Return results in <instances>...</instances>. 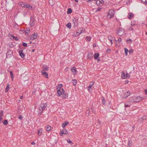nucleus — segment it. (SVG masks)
Wrapping results in <instances>:
<instances>
[{
    "mask_svg": "<svg viewBox=\"0 0 147 147\" xmlns=\"http://www.w3.org/2000/svg\"><path fill=\"white\" fill-rule=\"evenodd\" d=\"M47 106V105L45 103H43L40 104L39 107L38 109L39 113L41 114L43 111L44 110Z\"/></svg>",
    "mask_w": 147,
    "mask_h": 147,
    "instance_id": "obj_1",
    "label": "nucleus"
},
{
    "mask_svg": "<svg viewBox=\"0 0 147 147\" xmlns=\"http://www.w3.org/2000/svg\"><path fill=\"white\" fill-rule=\"evenodd\" d=\"M124 29L122 28H120L117 31V34L119 36H121L125 34Z\"/></svg>",
    "mask_w": 147,
    "mask_h": 147,
    "instance_id": "obj_2",
    "label": "nucleus"
},
{
    "mask_svg": "<svg viewBox=\"0 0 147 147\" xmlns=\"http://www.w3.org/2000/svg\"><path fill=\"white\" fill-rule=\"evenodd\" d=\"M73 21L74 24V26L76 27L78 25V19L74 18L73 19Z\"/></svg>",
    "mask_w": 147,
    "mask_h": 147,
    "instance_id": "obj_3",
    "label": "nucleus"
},
{
    "mask_svg": "<svg viewBox=\"0 0 147 147\" xmlns=\"http://www.w3.org/2000/svg\"><path fill=\"white\" fill-rule=\"evenodd\" d=\"M109 15H110V18L113 17L115 13L114 11L112 9H110L108 13Z\"/></svg>",
    "mask_w": 147,
    "mask_h": 147,
    "instance_id": "obj_4",
    "label": "nucleus"
},
{
    "mask_svg": "<svg viewBox=\"0 0 147 147\" xmlns=\"http://www.w3.org/2000/svg\"><path fill=\"white\" fill-rule=\"evenodd\" d=\"M60 134L61 136H62L63 134H68V132L67 130L65 129H63V130L60 131Z\"/></svg>",
    "mask_w": 147,
    "mask_h": 147,
    "instance_id": "obj_5",
    "label": "nucleus"
},
{
    "mask_svg": "<svg viewBox=\"0 0 147 147\" xmlns=\"http://www.w3.org/2000/svg\"><path fill=\"white\" fill-rule=\"evenodd\" d=\"M134 98L135 99V102H138L141 101L143 99V98L140 96H138L137 97H134Z\"/></svg>",
    "mask_w": 147,
    "mask_h": 147,
    "instance_id": "obj_6",
    "label": "nucleus"
},
{
    "mask_svg": "<svg viewBox=\"0 0 147 147\" xmlns=\"http://www.w3.org/2000/svg\"><path fill=\"white\" fill-rule=\"evenodd\" d=\"M38 35V34L37 33H35L34 34H32L30 37V40H33L35 39Z\"/></svg>",
    "mask_w": 147,
    "mask_h": 147,
    "instance_id": "obj_7",
    "label": "nucleus"
},
{
    "mask_svg": "<svg viewBox=\"0 0 147 147\" xmlns=\"http://www.w3.org/2000/svg\"><path fill=\"white\" fill-rule=\"evenodd\" d=\"M108 40L110 41V44L108 43V44L109 45H112L113 44L112 41L113 39V38L112 37V36H108Z\"/></svg>",
    "mask_w": 147,
    "mask_h": 147,
    "instance_id": "obj_8",
    "label": "nucleus"
},
{
    "mask_svg": "<svg viewBox=\"0 0 147 147\" xmlns=\"http://www.w3.org/2000/svg\"><path fill=\"white\" fill-rule=\"evenodd\" d=\"M19 52L20 56L22 58H23L25 57V55L23 52V51L22 50H20L19 51Z\"/></svg>",
    "mask_w": 147,
    "mask_h": 147,
    "instance_id": "obj_9",
    "label": "nucleus"
},
{
    "mask_svg": "<svg viewBox=\"0 0 147 147\" xmlns=\"http://www.w3.org/2000/svg\"><path fill=\"white\" fill-rule=\"evenodd\" d=\"M22 7L28 8L29 9H30L32 8V7L29 4H26L25 5L22 6Z\"/></svg>",
    "mask_w": 147,
    "mask_h": 147,
    "instance_id": "obj_10",
    "label": "nucleus"
},
{
    "mask_svg": "<svg viewBox=\"0 0 147 147\" xmlns=\"http://www.w3.org/2000/svg\"><path fill=\"white\" fill-rule=\"evenodd\" d=\"M92 84H90V85L88 87L87 89L89 92H90V91L92 90L91 89L92 87L94 85V82H92Z\"/></svg>",
    "mask_w": 147,
    "mask_h": 147,
    "instance_id": "obj_11",
    "label": "nucleus"
},
{
    "mask_svg": "<svg viewBox=\"0 0 147 147\" xmlns=\"http://www.w3.org/2000/svg\"><path fill=\"white\" fill-rule=\"evenodd\" d=\"M30 25L31 26H33L34 24V20L33 18H31L30 22Z\"/></svg>",
    "mask_w": 147,
    "mask_h": 147,
    "instance_id": "obj_12",
    "label": "nucleus"
},
{
    "mask_svg": "<svg viewBox=\"0 0 147 147\" xmlns=\"http://www.w3.org/2000/svg\"><path fill=\"white\" fill-rule=\"evenodd\" d=\"M103 3L102 0H98L96 1V4L97 5H99L100 3L102 4Z\"/></svg>",
    "mask_w": 147,
    "mask_h": 147,
    "instance_id": "obj_13",
    "label": "nucleus"
},
{
    "mask_svg": "<svg viewBox=\"0 0 147 147\" xmlns=\"http://www.w3.org/2000/svg\"><path fill=\"white\" fill-rule=\"evenodd\" d=\"M130 92L128 91L125 94H124V96H123V98H127L128 96H129L130 94Z\"/></svg>",
    "mask_w": 147,
    "mask_h": 147,
    "instance_id": "obj_14",
    "label": "nucleus"
},
{
    "mask_svg": "<svg viewBox=\"0 0 147 147\" xmlns=\"http://www.w3.org/2000/svg\"><path fill=\"white\" fill-rule=\"evenodd\" d=\"M121 77L122 79H125L126 78V74L124 72H123L122 73Z\"/></svg>",
    "mask_w": 147,
    "mask_h": 147,
    "instance_id": "obj_15",
    "label": "nucleus"
},
{
    "mask_svg": "<svg viewBox=\"0 0 147 147\" xmlns=\"http://www.w3.org/2000/svg\"><path fill=\"white\" fill-rule=\"evenodd\" d=\"M128 29L129 30L131 31L134 30L135 29H136L133 26H129L128 27Z\"/></svg>",
    "mask_w": 147,
    "mask_h": 147,
    "instance_id": "obj_16",
    "label": "nucleus"
},
{
    "mask_svg": "<svg viewBox=\"0 0 147 147\" xmlns=\"http://www.w3.org/2000/svg\"><path fill=\"white\" fill-rule=\"evenodd\" d=\"M71 71L73 73V74L74 75H76V74L77 71L75 68L73 67L71 69Z\"/></svg>",
    "mask_w": 147,
    "mask_h": 147,
    "instance_id": "obj_17",
    "label": "nucleus"
},
{
    "mask_svg": "<svg viewBox=\"0 0 147 147\" xmlns=\"http://www.w3.org/2000/svg\"><path fill=\"white\" fill-rule=\"evenodd\" d=\"M42 75L44 77H45L47 78H48V74L47 72H43V73H42Z\"/></svg>",
    "mask_w": 147,
    "mask_h": 147,
    "instance_id": "obj_18",
    "label": "nucleus"
},
{
    "mask_svg": "<svg viewBox=\"0 0 147 147\" xmlns=\"http://www.w3.org/2000/svg\"><path fill=\"white\" fill-rule=\"evenodd\" d=\"M61 95L62 97L64 98H66V97H68V95L66 94L65 92L62 93Z\"/></svg>",
    "mask_w": 147,
    "mask_h": 147,
    "instance_id": "obj_19",
    "label": "nucleus"
},
{
    "mask_svg": "<svg viewBox=\"0 0 147 147\" xmlns=\"http://www.w3.org/2000/svg\"><path fill=\"white\" fill-rule=\"evenodd\" d=\"M93 53H89L88 54V58L90 59H91L93 58Z\"/></svg>",
    "mask_w": 147,
    "mask_h": 147,
    "instance_id": "obj_20",
    "label": "nucleus"
},
{
    "mask_svg": "<svg viewBox=\"0 0 147 147\" xmlns=\"http://www.w3.org/2000/svg\"><path fill=\"white\" fill-rule=\"evenodd\" d=\"M42 129H40L38 130V136H41L42 133Z\"/></svg>",
    "mask_w": 147,
    "mask_h": 147,
    "instance_id": "obj_21",
    "label": "nucleus"
},
{
    "mask_svg": "<svg viewBox=\"0 0 147 147\" xmlns=\"http://www.w3.org/2000/svg\"><path fill=\"white\" fill-rule=\"evenodd\" d=\"M3 111H1L0 113V121L3 119L2 117L3 115Z\"/></svg>",
    "mask_w": 147,
    "mask_h": 147,
    "instance_id": "obj_22",
    "label": "nucleus"
},
{
    "mask_svg": "<svg viewBox=\"0 0 147 147\" xmlns=\"http://www.w3.org/2000/svg\"><path fill=\"white\" fill-rule=\"evenodd\" d=\"M134 16L133 14L131 13H128V18L129 19H130L132 17Z\"/></svg>",
    "mask_w": 147,
    "mask_h": 147,
    "instance_id": "obj_23",
    "label": "nucleus"
},
{
    "mask_svg": "<svg viewBox=\"0 0 147 147\" xmlns=\"http://www.w3.org/2000/svg\"><path fill=\"white\" fill-rule=\"evenodd\" d=\"M68 124H69V122H68L65 121L64 122L62 125V127L63 128L65 127Z\"/></svg>",
    "mask_w": 147,
    "mask_h": 147,
    "instance_id": "obj_24",
    "label": "nucleus"
},
{
    "mask_svg": "<svg viewBox=\"0 0 147 147\" xmlns=\"http://www.w3.org/2000/svg\"><path fill=\"white\" fill-rule=\"evenodd\" d=\"M57 89V93L59 96H60L62 94V92L59 89Z\"/></svg>",
    "mask_w": 147,
    "mask_h": 147,
    "instance_id": "obj_25",
    "label": "nucleus"
},
{
    "mask_svg": "<svg viewBox=\"0 0 147 147\" xmlns=\"http://www.w3.org/2000/svg\"><path fill=\"white\" fill-rule=\"evenodd\" d=\"M91 39V37L90 36H87L86 38V40L87 42H89L90 41Z\"/></svg>",
    "mask_w": 147,
    "mask_h": 147,
    "instance_id": "obj_26",
    "label": "nucleus"
},
{
    "mask_svg": "<svg viewBox=\"0 0 147 147\" xmlns=\"http://www.w3.org/2000/svg\"><path fill=\"white\" fill-rule=\"evenodd\" d=\"M49 4L51 5H53L54 4V1L53 0H49Z\"/></svg>",
    "mask_w": 147,
    "mask_h": 147,
    "instance_id": "obj_27",
    "label": "nucleus"
},
{
    "mask_svg": "<svg viewBox=\"0 0 147 147\" xmlns=\"http://www.w3.org/2000/svg\"><path fill=\"white\" fill-rule=\"evenodd\" d=\"M99 54L98 53H95L94 54V58L95 59H96L99 56Z\"/></svg>",
    "mask_w": 147,
    "mask_h": 147,
    "instance_id": "obj_28",
    "label": "nucleus"
},
{
    "mask_svg": "<svg viewBox=\"0 0 147 147\" xmlns=\"http://www.w3.org/2000/svg\"><path fill=\"white\" fill-rule=\"evenodd\" d=\"M9 89V84H8L7 86L5 89V92H7Z\"/></svg>",
    "mask_w": 147,
    "mask_h": 147,
    "instance_id": "obj_29",
    "label": "nucleus"
},
{
    "mask_svg": "<svg viewBox=\"0 0 147 147\" xmlns=\"http://www.w3.org/2000/svg\"><path fill=\"white\" fill-rule=\"evenodd\" d=\"M77 80H76L73 79L72 80V83L75 86L77 84Z\"/></svg>",
    "mask_w": 147,
    "mask_h": 147,
    "instance_id": "obj_30",
    "label": "nucleus"
},
{
    "mask_svg": "<svg viewBox=\"0 0 147 147\" xmlns=\"http://www.w3.org/2000/svg\"><path fill=\"white\" fill-rule=\"evenodd\" d=\"M13 39H15L16 40H18V38L17 36H14L13 35H11Z\"/></svg>",
    "mask_w": 147,
    "mask_h": 147,
    "instance_id": "obj_31",
    "label": "nucleus"
},
{
    "mask_svg": "<svg viewBox=\"0 0 147 147\" xmlns=\"http://www.w3.org/2000/svg\"><path fill=\"white\" fill-rule=\"evenodd\" d=\"M134 97H133L129 99V101L131 102H135V99L134 98Z\"/></svg>",
    "mask_w": 147,
    "mask_h": 147,
    "instance_id": "obj_32",
    "label": "nucleus"
},
{
    "mask_svg": "<svg viewBox=\"0 0 147 147\" xmlns=\"http://www.w3.org/2000/svg\"><path fill=\"white\" fill-rule=\"evenodd\" d=\"M140 119L142 120H146L147 119V116H144L141 117Z\"/></svg>",
    "mask_w": 147,
    "mask_h": 147,
    "instance_id": "obj_33",
    "label": "nucleus"
},
{
    "mask_svg": "<svg viewBox=\"0 0 147 147\" xmlns=\"http://www.w3.org/2000/svg\"><path fill=\"white\" fill-rule=\"evenodd\" d=\"M62 86V84H59L57 87V89H59V90H60L61 89Z\"/></svg>",
    "mask_w": 147,
    "mask_h": 147,
    "instance_id": "obj_34",
    "label": "nucleus"
},
{
    "mask_svg": "<svg viewBox=\"0 0 147 147\" xmlns=\"http://www.w3.org/2000/svg\"><path fill=\"white\" fill-rule=\"evenodd\" d=\"M102 102L103 105L105 104V100L104 97H102Z\"/></svg>",
    "mask_w": 147,
    "mask_h": 147,
    "instance_id": "obj_35",
    "label": "nucleus"
},
{
    "mask_svg": "<svg viewBox=\"0 0 147 147\" xmlns=\"http://www.w3.org/2000/svg\"><path fill=\"white\" fill-rule=\"evenodd\" d=\"M46 128H47V131H49L51 130V127L49 125H47V126Z\"/></svg>",
    "mask_w": 147,
    "mask_h": 147,
    "instance_id": "obj_36",
    "label": "nucleus"
},
{
    "mask_svg": "<svg viewBox=\"0 0 147 147\" xmlns=\"http://www.w3.org/2000/svg\"><path fill=\"white\" fill-rule=\"evenodd\" d=\"M66 26L69 28H70L71 27V24L69 22L66 25Z\"/></svg>",
    "mask_w": 147,
    "mask_h": 147,
    "instance_id": "obj_37",
    "label": "nucleus"
},
{
    "mask_svg": "<svg viewBox=\"0 0 147 147\" xmlns=\"http://www.w3.org/2000/svg\"><path fill=\"white\" fill-rule=\"evenodd\" d=\"M124 49H125V55H127V53L128 51V50L126 48H124Z\"/></svg>",
    "mask_w": 147,
    "mask_h": 147,
    "instance_id": "obj_38",
    "label": "nucleus"
},
{
    "mask_svg": "<svg viewBox=\"0 0 147 147\" xmlns=\"http://www.w3.org/2000/svg\"><path fill=\"white\" fill-rule=\"evenodd\" d=\"M126 42L130 44L132 40L130 38H129L126 40Z\"/></svg>",
    "mask_w": 147,
    "mask_h": 147,
    "instance_id": "obj_39",
    "label": "nucleus"
},
{
    "mask_svg": "<svg viewBox=\"0 0 147 147\" xmlns=\"http://www.w3.org/2000/svg\"><path fill=\"white\" fill-rule=\"evenodd\" d=\"M71 35L73 36H76V32H72L71 33Z\"/></svg>",
    "mask_w": 147,
    "mask_h": 147,
    "instance_id": "obj_40",
    "label": "nucleus"
},
{
    "mask_svg": "<svg viewBox=\"0 0 147 147\" xmlns=\"http://www.w3.org/2000/svg\"><path fill=\"white\" fill-rule=\"evenodd\" d=\"M7 120H4L3 122V124L4 125H6L7 124Z\"/></svg>",
    "mask_w": 147,
    "mask_h": 147,
    "instance_id": "obj_41",
    "label": "nucleus"
},
{
    "mask_svg": "<svg viewBox=\"0 0 147 147\" xmlns=\"http://www.w3.org/2000/svg\"><path fill=\"white\" fill-rule=\"evenodd\" d=\"M72 10L70 8H69L68 9V10L67 11V13L68 14L72 12Z\"/></svg>",
    "mask_w": 147,
    "mask_h": 147,
    "instance_id": "obj_42",
    "label": "nucleus"
},
{
    "mask_svg": "<svg viewBox=\"0 0 147 147\" xmlns=\"http://www.w3.org/2000/svg\"><path fill=\"white\" fill-rule=\"evenodd\" d=\"M10 75H11V78H12V80H13V79L14 76H13V73H12V71H11L10 72Z\"/></svg>",
    "mask_w": 147,
    "mask_h": 147,
    "instance_id": "obj_43",
    "label": "nucleus"
},
{
    "mask_svg": "<svg viewBox=\"0 0 147 147\" xmlns=\"http://www.w3.org/2000/svg\"><path fill=\"white\" fill-rule=\"evenodd\" d=\"M67 141L68 143L70 144L71 145H72L73 144V143L70 140H67Z\"/></svg>",
    "mask_w": 147,
    "mask_h": 147,
    "instance_id": "obj_44",
    "label": "nucleus"
},
{
    "mask_svg": "<svg viewBox=\"0 0 147 147\" xmlns=\"http://www.w3.org/2000/svg\"><path fill=\"white\" fill-rule=\"evenodd\" d=\"M42 69H44V70H45V71H46L48 70V67H43L42 68Z\"/></svg>",
    "mask_w": 147,
    "mask_h": 147,
    "instance_id": "obj_45",
    "label": "nucleus"
},
{
    "mask_svg": "<svg viewBox=\"0 0 147 147\" xmlns=\"http://www.w3.org/2000/svg\"><path fill=\"white\" fill-rule=\"evenodd\" d=\"M131 142V141L129 140L128 145L129 146H131L132 145Z\"/></svg>",
    "mask_w": 147,
    "mask_h": 147,
    "instance_id": "obj_46",
    "label": "nucleus"
},
{
    "mask_svg": "<svg viewBox=\"0 0 147 147\" xmlns=\"http://www.w3.org/2000/svg\"><path fill=\"white\" fill-rule=\"evenodd\" d=\"M121 40L122 39L120 37L117 40H116V41H118V42H120L121 41Z\"/></svg>",
    "mask_w": 147,
    "mask_h": 147,
    "instance_id": "obj_47",
    "label": "nucleus"
},
{
    "mask_svg": "<svg viewBox=\"0 0 147 147\" xmlns=\"http://www.w3.org/2000/svg\"><path fill=\"white\" fill-rule=\"evenodd\" d=\"M76 36H79L80 35V34L81 33L80 32L79 33L78 32H76Z\"/></svg>",
    "mask_w": 147,
    "mask_h": 147,
    "instance_id": "obj_48",
    "label": "nucleus"
},
{
    "mask_svg": "<svg viewBox=\"0 0 147 147\" xmlns=\"http://www.w3.org/2000/svg\"><path fill=\"white\" fill-rule=\"evenodd\" d=\"M129 53L130 54H131L133 53V50L132 49H130L129 51Z\"/></svg>",
    "mask_w": 147,
    "mask_h": 147,
    "instance_id": "obj_49",
    "label": "nucleus"
},
{
    "mask_svg": "<svg viewBox=\"0 0 147 147\" xmlns=\"http://www.w3.org/2000/svg\"><path fill=\"white\" fill-rule=\"evenodd\" d=\"M22 45L24 46L25 47H26L27 45V43L25 42H23L22 44Z\"/></svg>",
    "mask_w": 147,
    "mask_h": 147,
    "instance_id": "obj_50",
    "label": "nucleus"
},
{
    "mask_svg": "<svg viewBox=\"0 0 147 147\" xmlns=\"http://www.w3.org/2000/svg\"><path fill=\"white\" fill-rule=\"evenodd\" d=\"M126 78H130V74H126Z\"/></svg>",
    "mask_w": 147,
    "mask_h": 147,
    "instance_id": "obj_51",
    "label": "nucleus"
},
{
    "mask_svg": "<svg viewBox=\"0 0 147 147\" xmlns=\"http://www.w3.org/2000/svg\"><path fill=\"white\" fill-rule=\"evenodd\" d=\"M100 10H101V8H100L99 7L98 8L96 9V11H100Z\"/></svg>",
    "mask_w": 147,
    "mask_h": 147,
    "instance_id": "obj_52",
    "label": "nucleus"
},
{
    "mask_svg": "<svg viewBox=\"0 0 147 147\" xmlns=\"http://www.w3.org/2000/svg\"><path fill=\"white\" fill-rule=\"evenodd\" d=\"M143 2V3L145 4V3H146V0H141Z\"/></svg>",
    "mask_w": 147,
    "mask_h": 147,
    "instance_id": "obj_53",
    "label": "nucleus"
},
{
    "mask_svg": "<svg viewBox=\"0 0 147 147\" xmlns=\"http://www.w3.org/2000/svg\"><path fill=\"white\" fill-rule=\"evenodd\" d=\"M20 5H21V6L22 7V6H23L24 5H25L26 4H24V3H20Z\"/></svg>",
    "mask_w": 147,
    "mask_h": 147,
    "instance_id": "obj_54",
    "label": "nucleus"
},
{
    "mask_svg": "<svg viewBox=\"0 0 147 147\" xmlns=\"http://www.w3.org/2000/svg\"><path fill=\"white\" fill-rule=\"evenodd\" d=\"M18 118L20 119H22V116L21 115H20V116H19V117H18Z\"/></svg>",
    "mask_w": 147,
    "mask_h": 147,
    "instance_id": "obj_55",
    "label": "nucleus"
},
{
    "mask_svg": "<svg viewBox=\"0 0 147 147\" xmlns=\"http://www.w3.org/2000/svg\"><path fill=\"white\" fill-rule=\"evenodd\" d=\"M125 107H130V105H125Z\"/></svg>",
    "mask_w": 147,
    "mask_h": 147,
    "instance_id": "obj_56",
    "label": "nucleus"
},
{
    "mask_svg": "<svg viewBox=\"0 0 147 147\" xmlns=\"http://www.w3.org/2000/svg\"><path fill=\"white\" fill-rule=\"evenodd\" d=\"M85 31V30L84 29H82V30H81L80 33H82L83 32H84Z\"/></svg>",
    "mask_w": 147,
    "mask_h": 147,
    "instance_id": "obj_57",
    "label": "nucleus"
},
{
    "mask_svg": "<svg viewBox=\"0 0 147 147\" xmlns=\"http://www.w3.org/2000/svg\"><path fill=\"white\" fill-rule=\"evenodd\" d=\"M61 92H62V93H65V90H64V89H63V88H62L61 89Z\"/></svg>",
    "mask_w": 147,
    "mask_h": 147,
    "instance_id": "obj_58",
    "label": "nucleus"
},
{
    "mask_svg": "<svg viewBox=\"0 0 147 147\" xmlns=\"http://www.w3.org/2000/svg\"><path fill=\"white\" fill-rule=\"evenodd\" d=\"M46 72V71H45V70H44L43 69H42V70L41 71V73H43V72Z\"/></svg>",
    "mask_w": 147,
    "mask_h": 147,
    "instance_id": "obj_59",
    "label": "nucleus"
},
{
    "mask_svg": "<svg viewBox=\"0 0 147 147\" xmlns=\"http://www.w3.org/2000/svg\"><path fill=\"white\" fill-rule=\"evenodd\" d=\"M69 68L67 67L65 68V70L66 71H67L69 70Z\"/></svg>",
    "mask_w": 147,
    "mask_h": 147,
    "instance_id": "obj_60",
    "label": "nucleus"
},
{
    "mask_svg": "<svg viewBox=\"0 0 147 147\" xmlns=\"http://www.w3.org/2000/svg\"><path fill=\"white\" fill-rule=\"evenodd\" d=\"M8 53H12V52H11V51H8L7 52V53L6 55H7V54H8Z\"/></svg>",
    "mask_w": 147,
    "mask_h": 147,
    "instance_id": "obj_61",
    "label": "nucleus"
},
{
    "mask_svg": "<svg viewBox=\"0 0 147 147\" xmlns=\"http://www.w3.org/2000/svg\"><path fill=\"white\" fill-rule=\"evenodd\" d=\"M128 82H129V81L127 80H126L125 81V84H127V83H128Z\"/></svg>",
    "mask_w": 147,
    "mask_h": 147,
    "instance_id": "obj_62",
    "label": "nucleus"
},
{
    "mask_svg": "<svg viewBox=\"0 0 147 147\" xmlns=\"http://www.w3.org/2000/svg\"><path fill=\"white\" fill-rule=\"evenodd\" d=\"M144 92L146 94H147V90H144Z\"/></svg>",
    "mask_w": 147,
    "mask_h": 147,
    "instance_id": "obj_63",
    "label": "nucleus"
},
{
    "mask_svg": "<svg viewBox=\"0 0 147 147\" xmlns=\"http://www.w3.org/2000/svg\"><path fill=\"white\" fill-rule=\"evenodd\" d=\"M31 144L33 145H35V143L34 142H33L31 143Z\"/></svg>",
    "mask_w": 147,
    "mask_h": 147,
    "instance_id": "obj_64",
    "label": "nucleus"
}]
</instances>
